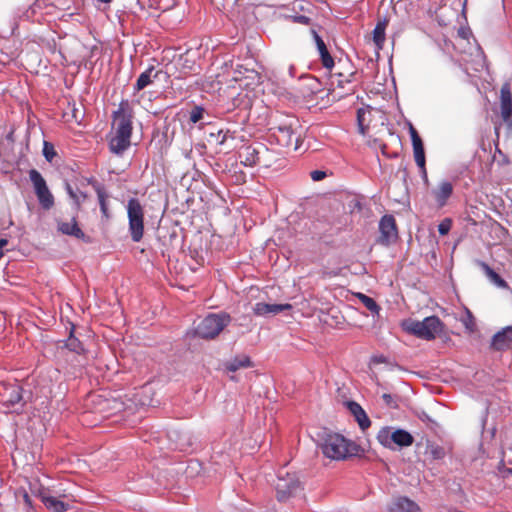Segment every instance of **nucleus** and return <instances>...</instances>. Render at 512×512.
I'll return each mask as SVG.
<instances>
[{"instance_id":"a19ab883","label":"nucleus","mask_w":512,"mask_h":512,"mask_svg":"<svg viewBox=\"0 0 512 512\" xmlns=\"http://www.w3.org/2000/svg\"><path fill=\"white\" fill-rule=\"evenodd\" d=\"M382 399H383V401L385 402L386 405H388L390 407H395L394 397L391 394L384 393L382 395Z\"/></svg>"},{"instance_id":"b1692460","label":"nucleus","mask_w":512,"mask_h":512,"mask_svg":"<svg viewBox=\"0 0 512 512\" xmlns=\"http://www.w3.org/2000/svg\"><path fill=\"white\" fill-rule=\"evenodd\" d=\"M388 25V20L383 19L378 21L376 27L373 30V41L377 49H382L385 42V30Z\"/></svg>"},{"instance_id":"6e6552de","label":"nucleus","mask_w":512,"mask_h":512,"mask_svg":"<svg viewBox=\"0 0 512 512\" xmlns=\"http://www.w3.org/2000/svg\"><path fill=\"white\" fill-rule=\"evenodd\" d=\"M299 128L298 121L295 119L290 120L287 123H283L276 128L275 136L277 141L282 146H292L298 148L299 134L297 133Z\"/></svg>"},{"instance_id":"2f4dec72","label":"nucleus","mask_w":512,"mask_h":512,"mask_svg":"<svg viewBox=\"0 0 512 512\" xmlns=\"http://www.w3.org/2000/svg\"><path fill=\"white\" fill-rule=\"evenodd\" d=\"M358 298L359 300L361 301V303L368 309L370 310L371 312L373 313H378L379 312V306L378 304L371 298V297H368L367 295H364V294H361L359 293L358 294Z\"/></svg>"},{"instance_id":"5701e85b","label":"nucleus","mask_w":512,"mask_h":512,"mask_svg":"<svg viewBox=\"0 0 512 512\" xmlns=\"http://www.w3.org/2000/svg\"><path fill=\"white\" fill-rule=\"evenodd\" d=\"M373 109L370 107L359 108L357 111L358 128L361 134H365L371 122Z\"/></svg>"},{"instance_id":"e433bc0d","label":"nucleus","mask_w":512,"mask_h":512,"mask_svg":"<svg viewBox=\"0 0 512 512\" xmlns=\"http://www.w3.org/2000/svg\"><path fill=\"white\" fill-rule=\"evenodd\" d=\"M322 64L325 68L331 69L334 66V61L328 50L320 54Z\"/></svg>"},{"instance_id":"f8f14e48","label":"nucleus","mask_w":512,"mask_h":512,"mask_svg":"<svg viewBox=\"0 0 512 512\" xmlns=\"http://www.w3.org/2000/svg\"><path fill=\"white\" fill-rule=\"evenodd\" d=\"M500 109L501 117L503 121L508 125L512 126V94L510 91V85L504 84L501 88L500 95Z\"/></svg>"},{"instance_id":"423d86ee","label":"nucleus","mask_w":512,"mask_h":512,"mask_svg":"<svg viewBox=\"0 0 512 512\" xmlns=\"http://www.w3.org/2000/svg\"><path fill=\"white\" fill-rule=\"evenodd\" d=\"M276 495L279 501H287L301 491V483L296 474L280 471L275 484Z\"/></svg>"},{"instance_id":"c85d7f7f","label":"nucleus","mask_w":512,"mask_h":512,"mask_svg":"<svg viewBox=\"0 0 512 512\" xmlns=\"http://www.w3.org/2000/svg\"><path fill=\"white\" fill-rule=\"evenodd\" d=\"M29 177L30 181L33 184L35 192L39 189L44 190V188L47 186L45 179L42 177V175L35 169H32L29 171Z\"/></svg>"},{"instance_id":"7ed1b4c3","label":"nucleus","mask_w":512,"mask_h":512,"mask_svg":"<svg viewBox=\"0 0 512 512\" xmlns=\"http://www.w3.org/2000/svg\"><path fill=\"white\" fill-rule=\"evenodd\" d=\"M376 438L383 447L392 450L409 447L414 442V437L408 431L389 426L380 428Z\"/></svg>"},{"instance_id":"ddd939ff","label":"nucleus","mask_w":512,"mask_h":512,"mask_svg":"<svg viewBox=\"0 0 512 512\" xmlns=\"http://www.w3.org/2000/svg\"><path fill=\"white\" fill-rule=\"evenodd\" d=\"M452 193L453 185L447 180L440 181L431 191V194L439 207H443L447 203V200L450 198Z\"/></svg>"},{"instance_id":"a211bd4d","label":"nucleus","mask_w":512,"mask_h":512,"mask_svg":"<svg viewBox=\"0 0 512 512\" xmlns=\"http://www.w3.org/2000/svg\"><path fill=\"white\" fill-rule=\"evenodd\" d=\"M130 138L131 136L111 133V138L109 141V147L111 152L115 154L123 153L130 146Z\"/></svg>"},{"instance_id":"393cba45","label":"nucleus","mask_w":512,"mask_h":512,"mask_svg":"<svg viewBox=\"0 0 512 512\" xmlns=\"http://www.w3.org/2000/svg\"><path fill=\"white\" fill-rule=\"evenodd\" d=\"M252 365L250 358L247 355L236 356L234 359L226 363V369L235 372L240 368H247Z\"/></svg>"},{"instance_id":"1a4fd4ad","label":"nucleus","mask_w":512,"mask_h":512,"mask_svg":"<svg viewBox=\"0 0 512 512\" xmlns=\"http://www.w3.org/2000/svg\"><path fill=\"white\" fill-rule=\"evenodd\" d=\"M22 400V389L17 384H3L0 386V403L7 409L15 410Z\"/></svg>"},{"instance_id":"4be33fe9","label":"nucleus","mask_w":512,"mask_h":512,"mask_svg":"<svg viewBox=\"0 0 512 512\" xmlns=\"http://www.w3.org/2000/svg\"><path fill=\"white\" fill-rule=\"evenodd\" d=\"M348 408L351 411V413L355 416V419L357 420L359 426L362 429H366L370 426V420L367 417L365 411L362 409V407L356 403V402H349Z\"/></svg>"},{"instance_id":"79ce46f5","label":"nucleus","mask_w":512,"mask_h":512,"mask_svg":"<svg viewBox=\"0 0 512 512\" xmlns=\"http://www.w3.org/2000/svg\"><path fill=\"white\" fill-rule=\"evenodd\" d=\"M22 498H23V501H24L26 507L32 506L31 498L26 491H22Z\"/></svg>"},{"instance_id":"20e7f679","label":"nucleus","mask_w":512,"mask_h":512,"mask_svg":"<svg viewBox=\"0 0 512 512\" xmlns=\"http://www.w3.org/2000/svg\"><path fill=\"white\" fill-rule=\"evenodd\" d=\"M127 216L129 224V233L134 242H139L144 235V207L136 198L128 200Z\"/></svg>"},{"instance_id":"a18cd8bd","label":"nucleus","mask_w":512,"mask_h":512,"mask_svg":"<svg viewBox=\"0 0 512 512\" xmlns=\"http://www.w3.org/2000/svg\"><path fill=\"white\" fill-rule=\"evenodd\" d=\"M2 256H3V252H2V251H0V258H1Z\"/></svg>"},{"instance_id":"a878e982","label":"nucleus","mask_w":512,"mask_h":512,"mask_svg":"<svg viewBox=\"0 0 512 512\" xmlns=\"http://www.w3.org/2000/svg\"><path fill=\"white\" fill-rule=\"evenodd\" d=\"M35 194L42 208L48 210L54 205V198L48 186H46L44 190L39 189L38 191L35 192Z\"/></svg>"},{"instance_id":"412c9836","label":"nucleus","mask_w":512,"mask_h":512,"mask_svg":"<svg viewBox=\"0 0 512 512\" xmlns=\"http://www.w3.org/2000/svg\"><path fill=\"white\" fill-rule=\"evenodd\" d=\"M241 163L245 166H254L259 162V152L252 146H245L239 152Z\"/></svg>"},{"instance_id":"f257e3e1","label":"nucleus","mask_w":512,"mask_h":512,"mask_svg":"<svg viewBox=\"0 0 512 512\" xmlns=\"http://www.w3.org/2000/svg\"><path fill=\"white\" fill-rule=\"evenodd\" d=\"M323 455L332 460H343L349 456L357 455L359 446L337 433L324 432L319 440Z\"/></svg>"},{"instance_id":"0eeeda50","label":"nucleus","mask_w":512,"mask_h":512,"mask_svg":"<svg viewBox=\"0 0 512 512\" xmlns=\"http://www.w3.org/2000/svg\"><path fill=\"white\" fill-rule=\"evenodd\" d=\"M111 133L131 136L132 134V111L127 101H122L118 110L113 114Z\"/></svg>"},{"instance_id":"2eb2a0df","label":"nucleus","mask_w":512,"mask_h":512,"mask_svg":"<svg viewBox=\"0 0 512 512\" xmlns=\"http://www.w3.org/2000/svg\"><path fill=\"white\" fill-rule=\"evenodd\" d=\"M292 305L290 304H268L264 302L256 303L253 311L256 315L266 316L269 314L276 315L280 312L291 310Z\"/></svg>"},{"instance_id":"aec40b11","label":"nucleus","mask_w":512,"mask_h":512,"mask_svg":"<svg viewBox=\"0 0 512 512\" xmlns=\"http://www.w3.org/2000/svg\"><path fill=\"white\" fill-rule=\"evenodd\" d=\"M479 266L483 270L484 274L488 278V280L500 289H508L507 282L501 278L492 268L489 267L485 262H479Z\"/></svg>"},{"instance_id":"9d476101","label":"nucleus","mask_w":512,"mask_h":512,"mask_svg":"<svg viewBox=\"0 0 512 512\" xmlns=\"http://www.w3.org/2000/svg\"><path fill=\"white\" fill-rule=\"evenodd\" d=\"M380 238L379 241L383 245H389L397 239V228L395 219L391 215L382 217L379 223Z\"/></svg>"},{"instance_id":"4468645a","label":"nucleus","mask_w":512,"mask_h":512,"mask_svg":"<svg viewBox=\"0 0 512 512\" xmlns=\"http://www.w3.org/2000/svg\"><path fill=\"white\" fill-rule=\"evenodd\" d=\"M39 497L46 508L53 512H66L71 508L68 502L50 495L47 491H41Z\"/></svg>"},{"instance_id":"9b49d317","label":"nucleus","mask_w":512,"mask_h":512,"mask_svg":"<svg viewBox=\"0 0 512 512\" xmlns=\"http://www.w3.org/2000/svg\"><path fill=\"white\" fill-rule=\"evenodd\" d=\"M409 133H410L411 140H412L413 154H414L415 162H416L417 166L422 170L423 174L426 176V169H425L426 160H425V152H424V145H423L422 139L412 124H409Z\"/></svg>"},{"instance_id":"58836bf2","label":"nucleus","mask_w":512,"mask_h":512,"mask_svg":"<svg viewBox=\"0 0 512 512\" xmlns=\"http://www.w3.org/2000/svg\"><path fill=\"white\" fill-rule=\"evenodd\" d=\"M313 37H314V40L316 42V45H317L319 53L321 54L323 52H326L327 51V47H326L324 41L322 40V38L315 31H313Z\"/></svg>"},{"instance_id":"f03ea898","label":"nucleus","mask_w":512,"mask_h":512,"mask_svg":"<svg viewBox=\"0 0 512 512\" xmlns=\"http://www.w3.org/2000/svg\"><path fill=\"white\" fill-rule=\"evenodd\" d=\"M406 332L425 340L435 339L444 329L443 322L436 316H429L422 321L406 320L403 323Z\"/></svg>"},{"instance_id":"bb28decb","label":"nucleus","mask_w":512,"mask_h":512,"mask_svg":"<svg viewBox=\"0 0 512 512\" xmlns=\"http://www.w3.org/2000/svg\"><path fill=\"white\" fill-rule=\"evenodd\" d=\"M153 71H154L153 68H149L140 74V76L138 77L136 84H135V89L137 91L144 89L145 87H147L149 84L152 83V77L155 78L157 76V73L152 75Z\"/></svg>"},{"instance_id":"4c0bfd02","label":"nucleus","mask_w":512,"mask_h":512,"mask_svg":"<svg viewBox=\"0 0 512 512\" xmlns=\"http://www.w3.org/2000/svg\"><path fill=\"white\" fill-rule=\"evenodd\" d=\"M452 226V222L450 219L446 218L444 219L439 225H438V231L441 235H446L450 231Z\"/></svg>"},{"instance_id":"cd10ccee","label":"nucleus","mask_w":512,"mask_h":512,"mask_svg":"<svg viewBox=\"0 0 512 512\" xmlns=\"http://www.w3.org/2000/svg\"><path fill=\"white\" fill-rule=\"evenodd\" d=\"M461 323L464 325L467 333L472 334L476 331V321L471 311L468 308L464 309V314L460 318Z\"/></svg>"},{"instance_id":"72a5a7b5","label":"nucleus","mask_w":512,"mask_h":512,"mask_svg":"<svg viewBox=\"0 0 512 512\" xmlns=\"http://www.w3.org/2000/svg\"><path fill=\"white\" fill-rule=\"evenodd\" d=\"M43 155L47 161L52 162L53 158L56 156V152L54 146L51 143L44 142Z\"/></svg>"},{"instance_id":"f3484780","label":"nucleus","mask_w":512,"mask_h":512,"mask_svg":"<svg viewBox=\"0 0 512 512\" xmlns=\"http://www.w3.org/2000/svg\"><path fill=\"white\" fill-rule=\"evenodd\" d=\"M389 512H420V508L412 500L406 497H399L390 504Z\"/></svg>"},{"instance_id":"7c9ffc66","label":"nucleus","mask_w":512,"mask_h":512,"mask_svg":"<svg viewBox=\"0 0 512 512\" xmlns=\"http://www.w3.org/2000/svg\"><path fill=\"white\" fill-rule=\"evenodd\" d=\"M66 190L77 206H79L86 198V195L83 192L78 189H74L70 184H66Z\"/></svg>"},{"instance_id":"c9c22d12","label":"nucleus","mask_w":512,"mask_h":512,"mask_svg":"<svg viewBox=\"0 0 512 512\" xmlns=\"http://www.w3.org/2000/svg\"><path fill=\"white\" fill-rule=\"evenodd\" d=\"M67 347L76 353H81L83 351L82 344L78 341V339L73 337L68 339Z\"/></svg>"},{"instance_id":"37998d69","label":"nucleus","mask_w":512,"mask_h":512,"mask_svg":"<svg viewBox=\"0 0 512 512\" xmlns=\"http://www.w3.org/2000/svg\"><path fill=\"white\" fill-rule=\"evenodd\" d=\"M372 362L374 363H386V357L383 356V355H380V356H374L372 358Z\"/></svg>"},{"instance_id":"6ab92c4d","label":"nucleus","mask_w":512,"mask_h":512,"mask_svg":"<svg viewBox=\"0 0 512 512\" xmlns=\"http://www.w3.org/2000/svg\"><path fill=\"white\" fill-rule=\"evenodd\" d=\"M58 230L65 235L74 236L78 239L84 237L83 231L78 227L76 219L73 217L70 222L58 221Z\"/></svg>"},{"instance_id":"c03bdc74","label":"nucleus","mask_w":512,"mask_h":512,"mask_svg":"<svg viewBox=\"0 0 512 512\" xmlns=\"http://www.w3.org/2000/svg\"><path fill=\"white\" fill-rule=\"evenodd\" d=\"M26 512H35V511H34L33 507L30 506V507H27Z\"/></svg>"},{"instance_id":"473e14b6","label":"nucleus","mask_w":512,"mask_h":512,"mask_svg":"<svg viewBox=\"0 0 512 512\" xmlns=\"http://www.w3.org/2000/svg\"><path fill=\"white\" fill-rule=\"evenodd\" d=\"M97 194H98V199H99V204H100L101 212H102V214H103V216L105 218H109V213H108V207H107V203H106L105 193L102 190L99 189L97 191Z\"/></svg>"},{"instance_id":"dca6fc26","label":"nucleus","mask_w":512,"mask_h":512,"mask_svg":"<svg viewBox=\"0 0 512 512\" xmlns=\"http://www.w3.org/2000/svg\"><path fill=\"white\" fill-rule=\"evenodd\" d=\"M512 344V326H507L496 333L492 339V347L496 350H505Z\"/></svg>"},{"instance_id":"c756f323","label":"nucleus","mask_w":512,"mask_h":512,"mask_svg":"<svg viewBox=\"0 0 512 512\" xmlns=\"http://www.w3.org/2000/svg\"><path fill=\"white\" fill-rule=\"evenodd\" d=\"M427 453L435 460H440L445 457V449L437 444H429L427 446Z\"/></svg>"},{"instance_id":"f704fd0d","label":"nucleus","mask_w":512,"mask_h":512,"mask_svg":"<svg viewBox=\"0 0 512 512\" xmlns=\"http://www.w3.org/2000/svg\"><path fill=\"white\" fill-rule=\"evenodd\" d=\"M203 112H204V110L201 107H198V106L194 107L192 109V111L190 112V117H189L190 121L192 123H197L198 121H200L203 117Z\"/></svg>"},{"instance_id":"ea45409f","label":"nucleus","mask_w":512,"mask_h":512,"mask_svg":"<svg viewBox=\"0 0 512 512\" xmlns=\"http://www.w3.org/2000/svg\"><path fill=\"white\" fill-rule=\"evenodd\" d=\"M313 181H320L326 177V173L321 170H314L310 173Z\"/></svg>"},{"instance_id":"39448f33","label":"nucleus","mask_w":512,"mask_h":512,"mask_svg":"<svg viewBox=\"0 0 512 512\" xmlns=\"http://www.w3.org/2000/svg\"><path fill=\"white\" fill-rule=\"evenodd\" d=\"M227 314H209L196 327V334L204 339H213L229 324Z\"/></svg>"}]
</instances>
